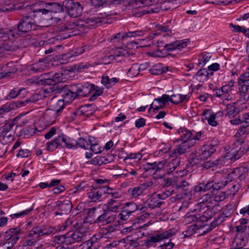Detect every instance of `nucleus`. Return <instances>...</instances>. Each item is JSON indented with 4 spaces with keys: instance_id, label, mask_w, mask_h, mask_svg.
I'll use <instances>...</instances> for the list:
<instances>
[{
    "instance_id": "63",
    "label": "nucleus",
    "mask_w": 249,
    "mask_h": 249,
    "mask_svg": "<svg viewBox=\"0 0 249 249\" xmlns=\"http://www.w3.org/2000/svg\"><path fill=\"white\" fill-rule=\"evenodd\" d=\"M139 68L137 64L133 65L128 70L127 74L129 77H134L139 73Z\"/></svg>"
},
{
    "instance_id": "40",
    "label": "nucleus",
    "mask_w": 249,
    "mask_h": 249,
    "mask_svg": "<svg viewBox=\"0 0 249 249\" xmlns=\"http://www.w3.org/2000/svg\"><path fill=\"white\" fill-rule=\"evenodd\" d=\"M91 162L94 165L100 166L110 162V160L105 157L97 156L92 159Z\"/></svg>"
},
{
    "instance_id": "44",
    "label": "nucleus",
    "mask_w": 249,
    "mask_h": 249,
    "mask_svg": "<svg viewBox=\"0 0 249 249\" xmlns=\"http://www.w3.org/2000/svg\"><path fill=\"white\" fill-rule=\"evenodd\" d=\"M14 50L13 43L9 39L7 41L0 43V53L4 51H11Z\"/></svg>"
},
{
    "instance_id": "62",
    "label": "nucleus",
    "mask_w": 249,
    "mask_h": 249,
    "mask_svg": "<svg viewBox=\"0 0 249 249\" xmlns=\"http://www.w3.org/2000/svg\"><path fill=\"white\" fill-rule=\"evenodd\" d=\"M189 220L195 221H205L207 220V218L202 214H191L189 217Z\"/></svg>"
},
{
    "instance_id": "30",
    "label": "nucleus",
    "mask_w": 249,
    "mask_h": 249,
    "mask_svg": "<svg viewBox=\"0 0 249 249\" xmlns=\"http://www.w3.org/2000/svg\"><path fill=\"white\" fill-rule=\"evenodd\" d=\"M190 98V94H173L170 96V102L173 104H178L183 101L187 102Z\"/></svg>"
},
{
    "instance_id": "43",
    "label": "nucleus",
    "mask_w": 249,
    "mask_h": 249,
    "mask_svg": "<svg viewBox=\"0 0 249 249\" xmlns=\"http://www.w3.org/2000/svg\"><path fill=\"white\" fill-rule=\"evenodd\" d=\"M42 236L41 226L34 227L28 235V238H37Z\"/></svg>"
},
{
    "instance_id": "34",
    "label": "nucleus",
    "mask_w": 249,
    "mask_h": 249,
    "mask_svg": "<svg viewBox=\"0 0 249 249\" xmlns=\"http://www.w3.org/2000/svg\"><path fill=\"white\" fill-rule=\"evenodd\" d=\"M233 171L237 179L240 180L244 179L248 176V169L245 167H239L234 169Z\"/></svg>"
},
{
    "instance_id": "9",
    "label": "nucleus",
    "mask_w": 249,
    "mask_h": 249,
    "mask_svg": "<svg viewBox=\"0 0 249 249\" xmlns=\"http://www.w3.org/2000/svg\"><path fill=\"white\" fill-rule=\"evenodd\" d=\"M153 185V181H147L140 184L137 186L129 188L128 190V193L131 198H136L143 195L146 190L151 187Z\"/></svg>"
},
{
    "instance_id": "41",
    "label": "nucleus",
    "mask_w": 249,
    "mask_h": 249,
    "mask_svg": "<svg viewBox=\"0 0 249 249\" xmlns=\"http://www.w3.org/2000/svg\"><path fill=\"white\" fill-rule=\"evenodd\" d=\"M94 89V85L89 83L82 84L81 96H86L91 93Z\"/></svg>"
},
{
    "instance_id": "26",
    "label": "nucleus",
    "mask_w": 249,
    "mask_h": 249,
    "mask_svg": "<svg viewBox=\"0 0 249 249\" xmlns=\"http://www.w3.org/2000/svg\"><path fill=\"white\" fill-rule=\"evenodd\" d=\"M225 116L229 118L236 116L240 112L239 107L235 103H231L227 105L225 108Z\"/></svg>"
},
{
    "instance_id": "16",
    "label": "nucleus",
    "mask_w": 249,
    "mask_h": 249,
    "mask_svg": "<svg viewBox=\"0 0 249 249\" xmlns=\"http://www.w3.org/2000/svg\"><path fill=\"white\" fill-rule=\"evenodd\" d=\"M202 115L205 116V119L207 120L208 124L213 126L217 125V122L216 121L218 116H223L222 112H218L216 113L212 112L210 110L205 109L202 113Z\"/></svg>"
},
{
    "instance_id": "56",
    "label": "nucleus",
    "mask_w": 249,
    "mask_h": 249,
    "mask_svg": "<svg viewBox=\"0 0 249 249\" xmlns=\"http://www.w3.org/2000/svg\"><path fill=\"white\" fill-rule=\"evenodd\" d=\"M237 235H242L248 237L249 235V227L246 225H239L236 227Z\"/></svg>"
},
{
    "instance_id": "36",
    "label": "nucleus",
    "mask_w": 249,
    "mask_h": 249,
    "mask_svg": "<svg viewBox=\"0 0 249 249\" xmlns=\"http://www.w3.org/2000/svg\"><path fill=\"white\" fill-rule=\"evenodd\" d=\"M193 132L187 129H184L181 131L180 139L182 142H192L193 146L195 145V141L193 140Z\"/></svg>"
},
{
    "instance_id": "1",
    "label": "nucleus",
    "mask_w": 249,
    "mask_h": 249,
    "mask_svg": "<svg viewBox=\"0 0 249 249\" xmlns=\"http://www.w3.org/2000/svg\"><path fill=\"white\" fill-rule=\"evenodd\" d=\"M32 9L36 13H41L42 15H46L49 12L54 13H60L63 12V7L59 3L49 2L36 3L32 5Z\"/></svg>"
},
{
    "instance_id": "60",
    "label": "nucleus",
    "mask_w": 249,
    "mask_h": 249,
    "mask_svg": "<svg viewBox=\"0 0 249 249\" xmlns=\"http://www.w3.org/2000/svg\"><path fill=\"white\" fill-rule=\"evenodd\" d=\"M59 144L56 138L46 143V149L48 151L52 152L58 147Z\"/></svg>"
},
{
    "instance_id": "45",
    "label": "nucleus",
    "mask_w": 249,
    "mask_h": 249,
    "mask_svg": "<svg viewBox=\"0 0 249 249\" xmlns=\"http://www.w3.org/2000/svg\"><path fill=\"white\" fill-rule=\"evenodd\" d=\"M142 158V155L140 152L137 153H129L126 154V157L124 159V161L126 163H130L129 160H140Z\"/></svg>"
},
{
    "instance_id": "12",
    "label": "nucleus",
    "mask_w": 249,
    "mask_h": 249,
    "mask_svg": "<svg viewBox=\"0 0 249 249\" xmlns=\"http://www.w3.org/2000/svg\"><path fill=\"white\" fill-rule=\"evenodd\" d=\"M81 20L82 21L79 22V25L82 27L83 32H87V29L98 26L102 22L101 18L96 16Z\"/></svg>"
},
{
    "instance_id": "51",
    "label": "nucleus",
    "mask_w": 249,
    "mask_h": 249,
    "mask_svg": "<svg viewBox=\"0 0 249 249\" xmlns=\"http://www.w3.org/2000/svg\"><path fill=\"white\" fill-rule=\"evenodd\" d=\"M245 142L242 138H235L233 140V149L235 150H242L244 145H246L244 143Z\"/></svg>"
},
{
    "instance_id": "61",
    "label": "nucleus",
    "mask_w": 249,
    "mask_h": 249,
    "mask_svg": "<svg viewBox=\"0 0 249 249\" xmlns=\"http://www.w3.org/2000/svg\"><path fill=\"white\" fill-rule=\"evenodd\" d=\"M248 135H249V129L241 126L234 135V137L237 138H242L243 136L247 137Z\"/></svg>"
},
{
    "instance_id": "42",
    "label": "nucleus",
    "mask_w": 249,
    "mask_h": 249,
    "mask_svg": "<svg viewBox=\"0 0 249 249\" xmlns=\"http://www.w3.org/2000/svg\"><path fill=\"white\" fill-rule=\"evenodd\" d=\"M88 197L90 201H100L102 199L101 192L99 190L89 192L88 194Z\"/></svg>"
},
{
    "instance_id": "25",
    "label": "nucleus",
    "mask_w": 249,
    "mask_h": 249,
    "mask_svg": "<svg viewBox=\"0 0 249 249\" xmlns=\"http://www.w3.org/2000/svg\"><path fill=\"white\" fill-rule=\"evenodd\" d=\"M248 241V237L242 235H237L232 243V248L230 249H243Z\"/></svg>"
},
{
    "instance_id": "57",
    "label": "nucleus",
    "mask_w": 249,
    "mask_h": 249,
    "mask_svg": "<svg viewBox=\"0 0 249 249\" xmlns=\"http://www.w3.org/2000/svg\"><path fill=\"white\" fill-rule=\"evenodd\" d=\"M82 21L81 20H74L73 21H70L67 24L66 28L68 30H72L76 29L78 30L81 29L83 30L82 27L79 25V22Z\"/></svg>"
},
{
    "instance_id": "58",
    "label": "nucleus",
    "mask_w": 249,
    "mask_h": 249,
    "mask_svg": "<svg viewBox=\"0 0 249 249\" xmlns=\"http://www.w3.org/2000/svg\"><path fill=\"white\" fill-rule=\"evenodd\" d=\"M123 209L131 214L137 210L138 206L134 202H126L125 204V207Z\"/></svg>"
},
{
    "instance_id": "49",
    "label": "nucleus",
    "mask_w": 249,
    "mask_h": 249,
    "mask_svg": "<svg viewBox=\"0 0 249 249\" xmlns=\"http://www.w3.org/2000/svg\"><path fill=\"white\" fill-rule=\"evenodd\" d=\"M13 140V136L6 132H2L0 135V143L6 145V144Z\"/></svg>"
},
{
    "instance_id": "19",
    "label": "nucleus",
    "mask_w": 249,
    "mask_h": 249,
    "mask_svg": "<svg viewBox=\"0 0 249 249\" xmlns=\"http://www.w3.org/2000/svg\"><path fill=\"white\" fill-rule=\"evenodd\" d=\"M21 231L19 227L10 228L5 232L4 241L12 240L14 243H17L20 238Z\"/></svg>"
},
{
    "instance_id": "6",
    "label": "nucleus",
    "mask_w": 249,
    "mask_h": 249,
    "mask_svg": "<svg viewBox=\"0 0 249 249\" xmlns=\"http://www.w3.org/2000/svg\"><path fill=\"white\" fill-rule=\"evenodd\" d=\"M63 6L65 7L68 15L72 18H77L81 15L83 7L78 2L72 0H65L63 2Z\"/></svg>"
},
{
    "instance_id": "35",
    "label": "nucleus",
    "mask_w": 249,
    "mask_h": 249,
    "mask_svg": "<svg viewBox=\"0 0 249 249\" xmlns=\"http://www.w3.org/2000/svg\"><path fill=\"white\" fill-rule=\"evenodd\" d=\"M61 95L63 98V100H65L67 102L73 101L76 97L73 94L68 86L65 89L61 91Z\"/></svg>"
},
{
    "instance_id": "22",
    "label": "nucleus",
    "mask_w": 249,
    "mask_h": 249,
    "mask_svg": "<svg viewBox=\"0 0 249 249\" xmlns=\"http://www.w3.org/2000/svg\"><path fill=\"white\" fill-rule=\"evenodd\" d=\"M174 186L177 189L184 191L185 196H190V184L186 179L177 178L174 181Z\"/></svg>"
},
{
    "instance_id": "37",
    "label": "nucleus",
    "mask_w": 249,
    "mask_h": 249,
    "mask_svg": "<svg viewBox=\"0 0 249 249\" xmlns=\"http://www.w3.org/2000/svg\"><path fill=\"white\" fill-rule=\"evenodd\" d=\"M119 79L116 77H113L110 79L108 76H103L101 83L107 88H110L118 82Z\"/></svg>"
},
{
    "instance_id": "32",
    "label": "nucleus",
    "mask_w": 249,
    "mask_h": 249,
    "mask_svg": "<svg viewBox=\"0 0 249 249\" xmlns=\"http://www.w3.org/2000/svg\"><path fill=\"white\" fill-rule=\"evenodd\" d=\"M95 139L92 137H89L88 139L79 138L77 141H76V145H79V147L83 148L85 149H88L90 144L94 142Z\"/></svg>"
},
{
    "instance_id": "20",
    "label": "nucleus",
    "mask_w": 249,
    "mask_h": 249,
    "mask_svg": "<svg viewBox=\"0 0 249 249\" xmlns=\"http://www.w3.org/2000/svg\"><path fill=\"white\" fill-rule=\"evenodd\" d=\"M49 77L45 78V83L50 85H55L59 83L62 82L64 81L63 74L61 72H56L53 73L51 72L49 73Z\"/></svg>"
},
{
    "instance_id": "15",
    "label": "nucleus",
    "mask_w": 249,
    "mask_h": 249,
    "mask_svg": "<svg viewBox=\"0 0 249 249\" xmlns=\"http://www.w3.org/2000/svg\"><path fill=\"white\" fill-rule=\"evenodd\" d=\"M51 64L52 63L48 62L46 59L40 60L32 64L30 67V70L34 73L41 72L47 70Z\"/></svg>"
},
{
    "instance_id": "64",
    "label": "nucleus",
    "mask_w": 249,
    "mask_h": 249,
    "mask_svg": "<svg viewBox=\"0 0 249 249\" xmlns=\"http://www.w3.org/2000/svg\"><path fill=\"white\" fill-rule=\"evenodd\" d=\"M161 103H160L159 99H154L153 102L150 105V107L149 108V111H150L151 109L156 110L162 108L164 107V105H162Z\"/></svg>"
},
{
    "instance_id": "14",
    "label": "nucleus",
    "mask_w": 249,
    "mask_h": 249,
    "mask_svg": "<svg viewBox=\"0 0 249 249\" xmlns=\"http://www.w3.org/2000/svg\"><path fill=\"white\" fill-rule=\"evenodd\" d=\"M56 206L58 207L59 212H56V215H63L69 213L72 209V204L71 201L68 199H65L63 201H57L56 202Z\"/></svg>"
},
{
    "instance_id": "29",
    "label": "nucleus",
    "mask_w": 249,
    "mask_h": 249,
    "mask_svg": "<svg viewBox=\"0 0 249 249\" xmlns=\"http://www.w3.org/2000/svg\"><path fill=\"white\" fill-rule=\"evenodd\" d=\"M14 9L13 0H0V12H9Z\"/></svg>"
},
{
    "instance_id": "31",
    "label": "nucleus",
    "mask_w": 249,
    "mask_h": 249,
    "mask_svg": "<svg viewBox=\"0 0 249 249\" xmlns=\"http://www.w3.org/2000/svg\"><path fill=\"white\" fill-rule=\"evenodd\" d=\"M162 204L160 199L156 195H152L147 200V207L151 209L159 207Z\"/></svg>"
},
{
    "instance_id": "17",
    "label": "nucleus",
    "mask_w": 249,
    "mask_h": 249,
    "mask_svg": "<svg viewBox=\"0 0 249 249\" xmlns=\"http://www.w3.org/2000/svg\"><path fill=\"white\" fill-rule=\"evenodd\" d=\"M59 146L62 147L72 148L76 146V141L65 137L64 135L55 137Z\"/></svg>"
},
{
    "instance_id": "55",
    "label": "nucleus",
    "mask_w": 249,
    "mask_h": 249,
    "mask_svg": "<svg viewBox=\"0 0 249 249\" xmlns=\"http://www.w3.org/2000/svg\"><path fill=\"white\" fill-rule=\"evenodd\" d=\"M103 89L94 85V89L92 90L91 95L89 98L90 101H94L103 93Z\"/></svg>"
},
{
    "instance_id": "18",
    "label": "nucleus",
    "mask_w": 249,
    "mask_h": 249,
    "mask_svg": "<svg viewBox=\"0 0 249 249\" xmlns=\"http://www.w3.org/2000/svg\"><path fill=\"white\" fill-rule=\"evenodd\" d=\"M60 115L51 109H47L44 112L42 117L43 121L45 125H50L56 121Z\"/></svg>"
},
{
    "instance_id": "24",
    "label": "nucleus",
    "mask_w": 249,
    "mask_h": 249,
    "mask_svg": "<svg viewBox=\"0 0 249 249\" xmlns=\"http://www.w3.org/2000/svg\"><path fill=\"white\" fill-rule=\"evenodd\" d=\"M103 237L101 233H97L85 242L89 249H98L100 246V240Z\"/></svg>"
},
{
    "instance_id": "11",
    "label": "nucleus",
    "mask_w": 249,
    "mask_h": 249,
    "mask_svg": "<svg viewBox=\"0 0 249 249\" xmlns=\"http://www.w3.org/2000/svg\"><path fill=\"white\" fill-rule=\"evenodd\" d=\"M189 39L176 40L164 45V51L168 53L177 50L185 48L188 44Z\"/></svg>"
},
{
    "instance_id": "46",
    "label": "nucleus",
    "mask_w": 249,
    "mask_h": 249,
    "mask_svg": "<svg viewBox=\"0 0 249 249\" xmlns=\"http://www.w3.org/2000/svg\"><path fill=\"white\" fill-rule=\"evenodd\" d=\"M64 107L65 103L63 100H58L53 105V108L51 109L60 115L62 110L64 108Z\"/></svg>"
},
{
    "instance_id": "10",
    "label": "nucleus",
    "mask_w": 249,
    "mask_h": 249,
    "mask_svg": "<svg viewBox=\"0 0 249 249\" xmlns=\"http://www.w3.org/2000/svg\"><path fill=\"white\" fill-rule=\"evenodd\" d=\"M193 146V143L192 142H182L174 150L169 153L170 158H179L178 157L186 153L187 150Z\"/></svg>"
},
{
    "instance_id": "54",
    "label": "nucleus",
    "mask_w": 249,
    "mask_h": 249,
    "mask_svg": "<svg viewBox=\"0 0 249 249\" xmlns=\"http://www.w3.org/2000/svg\"><path fill=\"white\" fill-rule=\"evenodd\" d=\"M151 74L153 75H160L165 72L163 66L161 64L154 65L150 70Z\"/></svg>"
},
{
    "instance_id": "52",
    "label": "nucleus",
    "mask_w": 249,
    "mask_h": 249,
    "mask_svg": "<svg viewBox=\"0 0 249 249\" xmlns=\"http://www.w3.org/2000/svg\"><path fill=\"white\" fill-rule=\"evenodd\" d=\"M25 89L24 88H15L11 89L7 96L8 100H11L16 98L18 96L20 92Z\"/></svg>"
},
{
    "instance_id": "38",
    "label": "nucleus",
    "mask_w": 249,
    "mask_h": 249,
    "mask_svg": "<svg viewBox=\"0 0 249 249\" xmlns=\"http://www.w3.org/2000/svg\"><path fill=\"white\" fill-rule=\"evenodd\" d=\"M212 76H213V73H209V71L206 69H200L196 73V76L200 81H206Z\"/></svg>"
},
{
    "instance_id": "2",
    "label": "nucleus",
    "mask_w": 249,
    "mask_h": 249,
    "mask_svg": "<svg viewBox=\"0 0 249 249\" xmlns=\"http://www.w3.org/2000/svg\"><path fill=\"white\" fill-rule=\"evenodd\" d=\"M32 11L28 14V15L22 18L18 26V30L19 32L27 33L36 29V24L35 22V13L32 7Z\"/></svg>"
},
{
    "instance_id": "28",
    "label": "nucleus",
    "mask_w": 249,
    "mask_h": 249,
    "mask_svg": "<svg viewBox=\"0 0 249 249\" xmlns=\"http://www.w3.org/2000/svg\"><path fill=\"white\" fill-rule=\"evenodd\" d=\"M235 83L233 80H231L221 87V88L226 100L229 101L232 99V97L229 94V93L233 90Z\"/></svg>"
},
{
    "instance_id": "50",
    "label": "nucleus",
    "mask_w": 249,
    "mask_h": 249,
    "mask_svg": "<svg viewBox=\"0 0 249 249\" xmlns=\"http://www.w3.org/2000/svg\"><path fill=\"white\" fill-rule=\"evenodd\" d=\"M166 160H164L159 161L156 162L155 173H162L163 175H165V164Z\"/></svg>"
},
{
    "instance_id": "53",
    "label": "nucleus",
    "mask_w": 249,
    "mask_h": 249,
    "mask_svg": "<svg viewBox=\"0 0 249 249\" xmlns=\"http://www.w3.org/2000/svg\"><path fill=\"white\" fill-rule=\"evenodd\" d=\"M212 180H213V194H214L215 191L224 188L228 184L227 180H222L218 182H215L213 179H212Z\"/></svg>"
},
{
    "instance_id": "59",
    "label": "nucleus",
    "mask_w": 249,
    "mask_h": 249,
    "mask_svg": "<svg viewBox=\"0 0 249 249\" xmlns=\"http://www.w3.org/2000/svg\"><path fill=\"white\" fill-rule=\"evenodd\" d=\"M238 85L240 86L239 88V92L240 95L243 96V100L246 102L249 101V100H247L248 96L247 98L246 97V93L249 89V86L244 84H238Z\"/></svg>"
},
{
    "instance_id": "23",
    "label": "nucleus",
    "mask_w": 249,
    "mask_h": 249,
    "mask_svg": "<svg viewBox=\"0 0 249 249\" xmlns=\"http://www.w3.org/2000/svg\"><path fill=\"white\" fill-rule=\"evenodd\" d=\"M230 216V213L223 212V213H220L217 215H216L214 220L211 222V225L208 229L206 230L207 232H209L216 226L222 223L224 220L225 218Z\"/></svg>"
},
{
    "instance_id": "21",
    "label": "nucleus",
    "mask_w": 249,
    "mask_h": 249,
    "mask_svg": "<svg viewBox=\"0 0 249 249\" xmlns=\"http://www.w3.org/2000/svg\"><path fill=\"white\" fill-rule=\"evenodd\" d=\"M122 203L120 200L111 198L105 204L107 211L109 213H118L122 206Z\"/></svg>"
},
{
    "instance_id": "48",
    "label": "nucleus",
    "mask_w": 249,
    "mask_h": 249,
    "mask_svg": "<svg viewBox=\"0 0 249 249\" xmlns=\"http://www.w3.org/2000/svg\"><path fill=\"white\" fill-rule=\"evenodd\" d=\"M75 97L81 96L82 83L72 84L68 85Z\"/></svg>"
},
{
    "instance_id": "47",
    "label": "nucleus",
    "mask_w": 249,
    "mask_h": 249,
    "mask_svg": "<svg viewBox=\"0 0 249 249\" xmlns=\"http://www.w3.org/2000/svg\"><path fill=\"white\" fill-rule=\"evenodd\" d=\"M238 84H244L249 86V66L247 68L246 72L238 77Z\"/></svg>"
},
{
    "instance_id": "5",
    "label": "nucleus",
    "mask_w": 249,
    "mask_h": 249,
    "mask_svg": "<svg viewBox=\"0 0 249 249\" xmlns=\"http://www.w3.org/2000/svg\"><path fill=\"white\" fill-rule=\"evenodd\" d=\"M177 231L175 229H171L161 233H156L149 236L145 241V245L147 248L153 246L154 243H156L162 240L168 239L176 234Z\"/></svg>"
},
{
    "instance_id": "3",
    "label": "nucleus",
    "mask_w": 249,
    "mask_h": 249,
    "mask_svg": "<svg viewBox=\"0 0 249 249\" xmlns=\"http://www.w3.org/2000/svg\"><path fill=\"white\" fill-rule=\"evenodd\" d=\"M88 232V229L84 224L76 231L72 232L67 233L65 234L67 238V245L85 240Z\"/></svg>"
},
{
    "instance_id": "33",
    "label": "nucleus",
    "mask_w": 249,
    "mask_h": 249,
    "mask_svg": "<svg viewBox=\"0 0 249 249\" xmlns=\"http://www.w3.org/2000/svg\"><path fill=\"white\" fill-rule=\"evenodd\" d=\"M85 47L74 49L71 52L63 55V58L68 59L69 61H73L72 58L78 56L85 51Z\"/></svg>"
},
{
    "instance_id": "8",
    "label": "nucleus",
    "mask_w": 249,
    "mask_h": 249,
    "mask_svg": "<svg viewBox=\"0 0 249 249\" xmlns=\"http://www.w3.org/2000/svg\"><path fill=\"white\" fill-rule=\"evenodd\" d=\"M218 144V141L216 139L212 140L209 144L204 145L200 150L199 159L203 160H207L215 152Z\"/></svg>"
},
{
    "instance_id": "13",
    "label": "nucleus",
    "mask_w": 249,
    "mask_h": 249,
    "mask_svg": "<svg viewBox=\"0 0 249 249\" xmlns=\"http://www.w3.org/2000/svg\"><path fill=\"white\" fill-rule=\"evenodd\" d=\"M95 112L94 107L91 105H86L80 109L76 110L75 112H72V119H75L76 116H81L84 115L87 117H89L94 114Z\"/></svg>"
},
{
    "instance_id": "7",
    "label": "nucleus",
    "mask_w": 249,
    "mask_h": 249,
    "mask_svg": "<svg viewBox=\"0 0 249 249\" xmlns=\"http://www.w3.org/2000/svg\"><path fill=\"white\" fill-rule=\"evenodd\" d=\"M116 219V214H112L108 211L104 210L103 213L99 215L96 219L93 221L92 220L89 221L99 225L105 226L113 223Z\"/></svg>"
},
{
    "instance_id": "4",
    "label": "nucleus",
    "mask_w": 249,
    "mask_h": 249,
    "mask_svg": "<svg viewBox=\"0 0 249 249\" xmlns=\"http://www.w3.org/2000/svg\"><path fill=\"white\" fill-rule=\"evenodd\" d=\"M130 53L128 51L122 48H117L115 49L113 54L104 57V64H107L112 62H121L125 61L127 57L129 56Z\"/></svg>"
},
{
    "instance_id": "27",
    "label": "nucleus",
    "mask_w": 249,
    "mask_h": 249,
    "mask_svg": "<svg viewBox=\"0 0 249 249\" xmlns=\"http://www.w3.org/2000/svg\"><path fill=\"white\" fill-rule=\"evenodd\" d=\"M180 163V158H174L169 161L166 160L165 164V173L170 174L175 171Z\"/></svg>"
},
{
    "instance_id": "39",
    "label": "nucleus",
    "mask_w": 249,
    "mask_h": 249,
    "mask_svg": "<svg viewBox=\"0 0 249 249\" xmlns=\"http://www.w3.org/2000/svg\"><path fill=\"white\" fill-rule=\"evenodd\" d=\"M212 55L210 53L203 52L199 55L198 64L199 66L203 67L211 59Z\"/></svg>"
}]
</instances>
